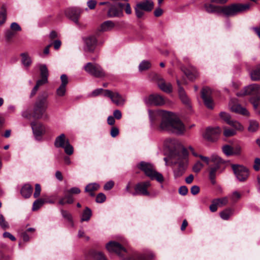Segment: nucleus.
<instances>
[{
    "mask_svg": "<svg viewBox=\"0 0 260 260\" xmlns=\"http://www.w3.org/2000/svg\"><path fill=\"white\" fill-rule=\"evenodd\" d=\"M154 114L155 116L161 117V122L158 127L159 131L176 134H182L185 131L184 125L174 113L165 110H159Z\"/></svg>",
    "mask_w": 260,
    "mask_h": 260,
    "instance_id": "f257e3e1",
    "label": "nucleus"
},
{
    "mask_svg": "<svg viewBox=\"0 0 260 260\" xmlns=\"http://www.w3.org/2000/svg\"><path fill=\"white\" fill-rule=\"evenodd\" d=\"M187 157V150L183 147L180 152L173 157L174 160H172V163L177 165L173 170L175 178L181 177L185 173L188 166Z\"/></svg>",
    "mask_w": 260,
    "mask_h": 260,
    "instance_id": "f03ea898",
    "label": "nucleus"
},
{
    "mask_svg": "<svg viewBox=\"0 0 260 260\" xmlns=\"http://www.w3.org/2000/svg\"><path fill=\"white\" fill-rule=\"evenodd\" d=\"M48 96L47 93H44L38 98L34 107V118L40 119L44 116L48 107Z\"/></svg>",
    "mask_w": 260,
    "mask_h": 260,
    "instance_id": "7ed1b4c3",
    "label": "nucleus"
},
{
    "mask_svg": "<svg viewBox=\"0 0 260 260\" xmlns=\"http://www.w3.org/2000/svg\"><path fill=\"white\" fill-rule=\"evenodd\" d=\"M250 7L248 3L233 4L228 6H220L219 15L223 14L226 16H234L238 13L248 11Z\"/></svg>",
    "mask_w": 260,
    "mask_h": 260,
    "instance_id": "20e7f679",
    "label": "nucleus"
},
{
    "mask_svg": "<svg viewBox=\"0 0 260 260\" xmlns=\"http://www.w3.org/2000/svg\"><path fill=\"white\" fill-rule=\"evenodd\" d=\"M137 167L151 179H156L160 183L164 181V179L162 175L155 170L152 164L142 161L138 164Z\"/></svg>",
    "mask_w": 260,
    "mask_h": 260,
    "instance_id": "39448f33",
    "label": "nucleus"
},
{
    "mask_svg": "<svg viewBox=\"0 0 260 260\" xmlns=\"http://www.w3.org/2000/svg\"><path fill=\"white\" fill-rule=\"evenodd\" d=\"M231 167L236 178L239 181L244 182L247 180L250 172L246 167L241 165L233 164Z\"/></svg>",
    "mask_w": 260,
    "mask_h": 260,
    "instance_id": "423d86ee",
    "label": "nucleus"
},
{
    "mask_svg": "<svg viewBox=\"0 0 260 260\" xmlns=\"http://www.w3.org/2000/svg\"><path fill=\"white\" fill-rule=\"evenodd\" d=\"M84 70L89 75L96 78L105 76V73L102 68L98 63L87 62L83 67Z\"/></svg>",
    "mask_w": 260,
    "mask_h": 260,
    "instance_id": "0eeeda50",
    "label": "nucleus"
},
{
    "mask_svg": "<svg viewBox=\"0 0 260 260\" xmlns=\"http://www.w3.org/2000/svg\"><path fill=\"white\" fill-rule=\"evenodd\" d=\"M106 247L109 252H115L119 256L122 257L127 254L126 249L116 241H110L106 244Z\"/></svg>",
    "mask_w": 260,
    "mask_h": 260,
    "instance_id": "6e6552de",
    "label": "nucleus"
},
{
    "mask_svg": "<svg viewBox=\"0 0 260 260\" xmlns=\"http://www.w3.org/2000/svg\"><path fill=\"white\" fill-rule=\"evenodd\" d=\"M104 96L109 98L117 106H122L124 105L125 98L117 92H112L109 90L104 91Z\"/></svg>",
    "mask_w": 260,
    "mask_h": 260,
    "instance_id": "1a4fd4ad",
    "label": "nucleus"
},
{
    "mask_svg": "<svg viewBox=\"0 0 260 260\" xmlns=\"http://www.w3.org/2000/svg\"><path fill=\"white\" fill-rule=\"evenodd\" d=\"M151 185L149 181L141 182L137 183L135 187V191L132 193L133 196L137 195L150 196L148 188Z\"/></svg>",
    "mask_w": 260,
    "mask_h": 260,
    "instance_id": "9d476101",
    "label": "nucleus"
},
{
    "mask_svg": "<svg viewBox=\"0 0 260 260\" xmlns=\"http://www.w3.org/2000/svg\"><path fill=\"white\" fill-rule=\"evenodd\" d=\"M211 161L216 164V165L211 167L209 172V179L211 183L214 184L216 182L215 178L216 176L217 171L219 169V164L222 162V159L217 155H212L211 157Z\"/></svg>",
    "mask_w": 260,
    "mask_h": 260,
    "instance_id": "9b49d317",
    "label": "nucleus"
},
{
    "mask_svg": "<svg viewBox=\"0 0 260 260\" xmlns=\"http://www.w3.org/2000/svg\"><path fill=\"white\" fill-rule=\"evenodd\" d=\"M147 105L162 106L165 104V99L159 94H152L144 99Z\"/></svg>",
    "mask_w": 260,
    "mask_h": 260,
    "instance_id": "f8f14e48",
    "label": "nucleus"
},
{
    "mask_svg": "<svg viewBox=\"0 0 260 260\" xmlns=\"http://www.w3.org/2000/svg\"><path fill=\"white\" fill-rule=\"evenodd\" d=\"M229 106L230 110L233 112L245 116H248L249 115V113L247 110L238 103L236 99L231 100L229 102Z\"/></svg>",
    "mask_w": 260,
    "mask_h": 260,
    "instance_id": "ddd939ff",
    "label": "nucleus"
},
{
    "mask_svg": "<svg viewBox=\"0 0 260 260\" xmlns=\"http://www.w3.org/2000/svg\"><path fill=\"white\" fill-rule=\"evenodd\" d=\"M84 50L88 52H93L98 43V40L95 36H89L84 39Z\"/></svg>",
    "mask_w": 260,
    "mask_h": 260,
    "instance_id": "4468645a",
    "label": "nucleus"
},
{
    "mask_svg": "<svg viewBox=\"0 0 260 260\" xmlns=\"http://www.w3.org/2000/svg\"><path fill=\"white\" fill-rule=\"evenodd\" d=\"M260 90V85L258 84H252L245 86L242 91L237 93V96L252 95L254 96Z\"/></svg>",
    "mask_w": 260,
    "mask_h": 260,
    "instance_id": "2eb2a0df",
    "label": "nucleus"
},
{
    "mask_svg": "<svg viewBox=\"0 0 260 260\" xmlns=\"http://www.w3.org/2000/svg\"><path fill=\"white\" fill-rule=\"evenodd\" d=\"M221 133V129L219 126L209 127L203 134V137L208 141H214Z\"/></svg>",
    "mask_w": 260,
    "mask_h": 260,
    "instance_id": "dca6fc26",
    "label": "nucleus"
},
{
    "mask_svg": "<svg viewBox=\"0 0 260 260\" xmlns=\"http://www.w3.org/2000/svg\"><path fill=\"white\" fill-rule=\"evenodd\" d=\"M83 10L78 7L70 8L66 10L65 13L67 17L72 20L76 24L79 25L78 19Z\"/></svg>",
    "mask_w": 260,
    "mask_h": 260,
    "instance_id": "f3484780",
    "label": "nucleus"
},
{
    "mask_svg": "<svg viewBox=\"0 0 260 260\" xmlns=\"http://www.w3.org/2000/svg\"><path fill=\"white\" fill-rule=\"evenodd\" d=\"M60 80L61 83L60 86L56 89V95L59 97H62L65 95L67 89L66 87L68 84V78L65 74H62L60 76Z\"/></svg>",
    "mask_w": 260,
    "mask_h": 260,
    "instance_id": "a211bd4d",
    "label": "nucleus"
},
{
    "mask_svg": "<svg viewBox=\"0 0 260 260\" xmlns=\"http://www.w3.org/2000/svg\"><path fill=\"white\" fill-rule=\"evenodd\" d=\"M31 128L36 138L39 139L45 133V127L41 123L35 122L31 123Z\"/></svg>",
    "mask_w": 260,
    "mask_h": 260,
    "instance_id": "6ab92c4d",
    "label": "nucleus"
},
{
    "mask_svg": "<svg viewBox=\"0 0 260 260\" xmlns=\"http://www.w3.org/2000/svg\"><path fill=\"white\" fill-rule=\"evenodd\" d=\"M137 5L146 12L151 11L154 7V3L152 0H143L138 3Z\"/></svg>",
    "mask_w": 260,
    "mask_h": 260,
    "instance_id": "aec40b11",
    "label": "nucleus"
},
{
    "mask_svg": "<svg viewBox=\"0 0 260 260\" xmlns=\"http://www.w3.org/2000/svg\"><path fill=\"white\" fill-rule=\"evenodd\" d=\"M177 82L178 86L179 95L181 101L184 104L190 106L189 99L187 97L184 89L181 86L180 81L178 80H177Z\"/></svg>",
    "mask_w": 260,
    "mask_h": 260,
    "instance_id": "412c9836",
    "label": "nucleus"
},
{
    "mask_svg": "<svg viewBox=\"0 0 260 260\" xmlns=\"http://www.w3.org/2000/svg\"><path fill=\"white\" fill-rule=\"evenodd\" d=\"M107 15L109 17H121L123 16L121 9H119L116 6H112L108 10Z\"/></svg>",
    "mask_w": 260,
    "mask_h": 260,
    "instance_id": "4be33fe9",
    "label": "nucleus"
},
{
    "mask_svg": "<svg viewBox=\"0 0 260 260\" xmlns=\"http://www.w3.org/2000/svg\"><path fill=\"white\" fill-rule=\"evenodd\" d=\"M159 88L166 93H170L172 91V86L170 83H166L164 79H159L157 81Z\"/></svg>",
    "mask_w": 260,
    "mask_h": 260,
    "instance_id": "5701e85b",
    "label": "nucleus"
},
{
    "mask_svg": "<svg viewBox=\"0 0 260 260\" xmlns=\"http://www.w3.org/2000/svg\"><path fill=\"white\" fill-rule=\"evenodd\" d=\"M66 141H69V140L66 139L64 134H61L56 138L54 146L57 148H62L66 145Z\"/></svg>",
    "mask_w": 260,
    "mask_h": 260,
    "instance_id": "b1692460",
    "label": "nucleus"
},
{
    "mask_svg": "<svg viewBox=\"0 0 260 260\" xmlns=\"http://www.w3.org/2000/svg\"><path fill=\"white\" fill-rule=\"evenodd\" d=\"M204 8L208 13L219 15L220 6H214L211 4H205L204 5Z\"/></svg>",
    "mask_w": 260,
    "mask_h": 260,
    "instance_id": "393cba45",
    "label": "nucleus"
},
{
    "mask_svg": "<svg viewBox=\"0 0 260 260\" xmlns=\"http://www.w3.org/2000/svg\"><path fill=\"white\" fill-rule=\"evenodd\" d=\"M100 185L97 183H89L85 188V191L88 192L90 196H94V191L98 190L100 188Z\"/></svg>",
    "mask_w": 260,
    "mask_h": 260,
    "instance_id": "a878e982",
    "label": "nucleus"
},
{
    "mask_svg": "<svg viewBox=\"0 0 260 260\" xmlns=\"http://www.w3.org/2000/svg\"><path fill=\"white\" fill-rule=\"evenodd\" d=\"M115 26V24L111 20H107L101 24L100 30L102 31H108L112 30Z\"/></svg>",
    "mask_w": 260,
    "mask_h": 260,
    "instance_id": "bb28decb",
    "label": "nucleus"
},
{
    "mask_svg": "<svg viewBox=\"0 0 260 260\" xmlns=\"http://www.w3.org/2000/svg\"><path fill=\"white\" fill-rule=\"evenodd\" d=\"M249 102L253 105L255 110H257L258 105L260 104V90L258 91L254 96H252L249 99Z\"/></svg>",
    "mask_w": 260,
    "mask_h": 260,
    "instance_id": "cd10ccee",
    "label": "nucleus"
},
{
    "mask_svg": "<svg viewBox=\"0 0 260 260\" xmlns=\"http://www.w3.org/2000/svg\"><path fill=\"white\" fill-rule=\"evenodd\" d=\"M32 188L29 184H25L21 188V193L25 198H28L32 194Z\"/></svg>",
    "mask_w": 260,
    "mask_h": 260,
    "instance_id": "c85d7f7f",
    "label": "nucleus"
},
{
    "mask_svg": "<svg viewBox=\"0 0 260 260\" xmlns=\"http://www.w3.org/2000/svg\"><path fill=\"white\" fill-rule=\"evenodd\" d=\"M250 77L253 81L260 80V64L257 66L250 73Z\"/></svg>",
    "mask_w": 260,
    "mask_h": 260,
    "instance_id": "c756f323",
    "label": "nucleus"
},
{
    "mask_svg": "<svg viewBox=\"0 0 260 260\" xmlns=\"http://www.w3.org/2000/svg\"><path fill=\"white\" fill-rule=\"evenodd\" d=\"M21 62L22 64L26 68H28L32 63L31 57L26 53H22L21 54Z\"/></svg>",
    "mask_w": 260,
    "mask_h": 260,
    "instance_id": "7c9ffc66",
    "label": "nucleus"
},
{
    "mask_svg": "<svg viewBox=\"0 0 260 260\" xmlns=\"http://www.w3.org/2000/svg\"><path fill=\"white\" fill-rule=\"evenodd\" d=\"M92 215V212L90 208L86 207L83 210L81 217V221H88L90 220Z\"/></svg>",
    "mask_w": 260,
    "mask_h": 260,
    "instance_id": "2f4dec72",
    "label": "nucleus"
},
{
    "mask_svg": "<svg viewBox=\"0 0 260 260\" xmlns=\"http://www.w3.org/2000/svg\"><path fill=\"white\" fill-rule=\"evenodd\" d=\"M60 211L62 217L70 222L72 227H74V224L72 214L68 211L62 209H61Z\"/></svg>",
    "mask_w": 260,
    "mask_h": 260,
    "instance_id": "473e14b6",
    "label": "nucleus"
},
{
    "mask_svg": "<svg viewBox=\"0 0 260 260\" xmlns=\"http://www.w3.org/2000/svg\"><path fill=\"white\" fill-rule=\"evenodd\" d=\"M178 142L175 139H167L165 141L164 145L170 150H173L176 148Z\"/></svg>",
    "mask_w": 260,
    "mask_h": 260,
    "instance_id": "72a5a7b5",
    "label": "nucleus"
},
{
    "mask_svg": "<svg viewBox=\"0 0 260 260\" xmlns=\"http://www.w3.org/2000/svg\"><path fill=\"white\" fill-rule=\"evenodd\" d=\"M7 18V7L5 5H3L1 8V12L0 13V24L2 25L6 20Z\"/></svg>",
    "mask_w": 260,
    "mask_h": 260,
    "instance_id": "f704fd0d",
    "label": "nucleus"
},
{
    "mask_svg": "<svg viewBox=\"0 0 260 260\" xmlns=\"http://www.w3.org/2000/svg\"><path fill=\"white\" fill-rule=\"evenodd\" d=\"M259 127L258 122L255 120H250L249 121V125L248 126V131L250 132H256Z\"/></svg>",
    "mask_w": 260,
    "mask_h": 260,
    "instance_id": "c9c22d12",
    "label": "nucleus"
},
{
    "mask_svg": "<svg viewBox=\"0 0 260 260\" xmlns=\"http://www.w3.org/2000/svg\"><path fill=\"white\" fill-rule=\"evenodd\" d=\"M232 214V210L231 209H226L219 213V215L223 220H228Z\"/></svg>",
    "mask_w": 260,
    "mask_h": 260,
    "instance_id": "e433bc0d",
    "label": "nucleus"
},
{
    "mask_svg": "<svg viewBox=\"0 0 260 260\" xmlns=\"http://www.w3.org/2000/svg\"><path fill=\"white\" fill-rule=\"evenodd\" d=\"M212 91L211 89L208 87H204L201 92V96L202 99H206L211 98Z\"/></svg>",
    "mask_w": 260,
    "mask_h": 260,
    "instance_id": "4c0bfd02",
    "label": "nucleus"
},
{
    "mask_svg": "<svg viewBox=\"0 0 260 260\" xmlns=\"http://www.w3.org/2000/svg\"><path fill=\"white\" fill-rule=\"evenodd\" d=\"M62 148L64 149V152L69 155H72L74 152V148L69 141H66V145Z\"/></svg>",
    "mask_w": 260,
    "mask_h": 260,
    "instance_id": "58836bf2",
    "label": "nucleus"
},
{
    "mask_svg": "<svg viewBox=\"0 0 260 260\" xmlns=\"http://www.w3.org/2000/svg\"><path fill=\"white\" fill-rule=\"evenodd\" d=\"M39 68H40L41 78H44L48 79V71L46 66L45 64H40Z\"/></svg>",
    "mask_w": 260,
    "mask_h": 260,
    "instance_id": "ea45409f",
    "label": "nucleus"
},
{
    "mask_svg": "<svg viewBox=\"0 0 260 260\" xmlns=\"http://www.w3.org/2000/svg\"><path fill=\"white\" fill-rule=\"evenodd\" d=\"M185 74H186L187 78L191 80L194 79L197 76L196 70L193 67H191V72L186 71L185 72Z\"/></svg>",
    "mask_w": 260,
    "mask_h": 260,
    "instance_id": "a19ab883",
    "label": "nucleus"
},
{
    "mask_svg": "<svg viewBox=\"0 0 260 260\" xmlns=\"http://www.w3.org/2000/svg\"><path fill=\"white\" fill-rule=\"evenodd\" d=\"M151 67V63L149 61L143 60L142 61L139 66V69L140 71H145Z\"/></svg>",
    "mask_w": 260,
    "mask_h": 260,
    "instance_id": "79ce46f5",
    "label": "nucleus"
},
{
    "mask_svg": "<svg viewBox=\"0 0 260 260\" xmlns=\"http://www.w3.org/2000/svg\"><path fill=\"white\" fill-rule=\"evenodd\" d=\"M218 207H222L226 205L228 203V199L227 197H223L221 198H217L214 199Z\"/></svg>",
    "mask_w": 260,
    "mask_h": 260,
    "instance_id": "37998d69",
    "label": "nucleus"
},
{
    "mask_svg": "<svg viewBox=\"0 0 260 260\" xmlns=\"http://www.w3.org/2000/svg\"><path fill=\"white\" fill-rule=\"evenodd\" d=\"M222 151L226 156L233 155V148L229 145L222 147Z\"/></svg>",
    "mask_w": 260,
    "mask_h": 260,
    "instance_id": "c03bdc74",
    "label": "nucleus"
},
{
    "mask_svg": "<svg viewBox=\"0 0 260 260\" xmlns=\"http://www.w3.org/2000/svg\"><path fill=\"white\" fill-rule=\"evenodd\" d=\"M45 203V200L39 199L36 200L33 204L32 210H37Z\"/></svg>",
    "mask_w": 260,
    "mask_h": 260,
    "instance_id": "a18cd8bd",
    "label": "nucleus"
},
{
    "mask_svg": "<svg viewBox=\"0 0 260 260\" xmlns=\"http://www.w3.org/2000/svg\"><path fill=\"white\" fill-rule=\"evenodd\" d=\"M236 134V130L232 128H228L224 127L223 135L225 137H230L235 135Z\"/></svg>",
    "mask_w": 260,
    "mask_h": 260,
    "instance_id": "49530a36",
    "label": "nucleus"
},
{
    "mask_svg": "<svg viewBox=\"0 0 260 260\" xmlns=\"http://www.w3.org/2000/svg\"><path fill=\"white\" fill-rule=\"evenodd\" d=\"M66 192V189L63 191V198L66 200L67 204H72L74 201L72 194L71 193Z\"/></svg>",
    "mask_w": 260,
    "mask_h": 260,
    "instance_id": "de8ad7c7",
    "label": "nucleus"
},
{
    "mask_svg": "<svg viewBox=\"0 0 260 260\" xmlns=\"http://www.w3.org/2000/svg\"><path fill=\"white\" fill-rule=\"evenodd\" d=\"M220 118L224 120L226 123L229 124L231 121L230 115L225 112H221L219 114Z\"/></svg>",
    "mask_w": 260,
    "mask_h": 260,
    "instance_id": "09e8293b",
    "label": "nucleus"
},
{
    "mask_svg": "<svg viewBox=\"0 0 260 260\" xmlns=\"http://www.w3.org/2000/svg\"><path fill=\"white\" fill-rule=\"evenodd\" d=\"M0 226L4 230L7 229L9 227L8 222L6 221L2 214H0Z\"/></svg>",
    "mask_w": 260,
    "mask_h": 260,
    "instance_id": "8fccbe9b",
    "label": "nucleus"
},
{
    "mask_svg": "<svg viewBox=\"0 0 260 260\" xmlns=\"http://www.w3.org/2000/svg\"><path fill=\"white\" fill-rule=\"evenodd\" d=\"M229 124L233 126L234 128V129L236 131L243 129L242 125L237 121L231 120Z\"/></svg>",
    "mask_w": 260,
    "mask_h": 260,
    "instance_id": "3c124183",
    "label": "nucleus"
},
{
    "mask_svg": "<svg viewBox=\"0 0 260 260\" xmlns=\"http://www.w3.org/2000/svg\"><path fill=\"white\" fill-rule=\"evenodd\" d=\"M206 106L209 109L213 108V102L211 98L203 99Z\"/></svg>",
    "mask_w": 260,
    "mask_h": 260,
    "instance_id": "603ef678",
    "label": "nucleus"
},
{
    "mask_svg": "<svg viewBox=\"0 0 260 260\" xmlns=\"http://www.w3.org/2000/svg\"><path fill=\"white\" fill-rule=\"evenodd\" d=\"M135 11L137 17L139 18H141L144 14V11L141 9L137 4L135 7Z\"/></svg>",
    "mask_w": 260,
    "mask_h": 260,
    "instance_id": "864d4df0",
    "label": "nucleus"
},
{
    "mask_svg": "<svg viewBox=\"0 0 260 260\" xmlns=\"http://www.w3.org/2000/svg\"><path fill=\"white\" fill-rule=\"evenodd\" d=\"M21 115L23 118L27 119H30V118L32 116L31 113V110L29 109H26L25 110H23L21 112Z\"/></svg>",
    "mask_w": 260,
    "mask_h": 260,
    "instance_id": "5fc2aeb1",
    "label": "nucleus"
},
{
    "mask_svg": "<svg viewBox=\"0 0 260 260\" xmlns=\"http://www.w3.org/2000/svg\"><path fill=\"white\" fill-rule=\"evenodd\" d=\"M106 199V196L103 193H99L96 197V202L98 203H102Z\"/></svg>",
    "mask_w": 260,
    "mask_h": 260,
    "instance_id": "6e6d98bb",
    "label": "nucleus"
},
{
    "mask_svg": "<svg viewBox=\"0 0 260 260\" xmlns=\"http://www.w3.org/2000/svg\"><path fill=\"white\" fill-rule=\"evenodd\" d=\"M66 192L71 193L72 194H79L81 192V190L77 187H73L69 189H66Z\"/></svg>",
    "mask_w": 260,
    "mask_h": 260,
    "instance_id": "4d7b16f0",
    "label": "nucleus"
},
{
    "mask_svg": "<svg viewBox=\"0 0 260 260\" xmlns=\"http://www.w3.org/2000/svg\"><path fill=\"white\" fill-rule=\"evenodd\" d=\"M93 257L95 260H107L104 254L101 252H95L94 254Z\"/></svg>",
    "mask_w": 260,
    "mask_h": 260,
    "instance_id": "13d9d810",
    "label": "nucleus"
},
{
    "mask_svg": "<svg viewBox=\"0 0 260 260\" xmlns=\"http://www.w3.org/2000/svg\"><path fill=\"white\" fill-rule=\"evenodd\" d=\"M203 167V164L200 161H197L193 167V171L194 172H199Z\"/></svg>",
    "mask_w": 260,
    "mask_h": 260,
    "instance_id": "bf43d9fd",
    "label": "nucleus"
},
{
    "mask_svg": "<svg viewBox=\"0 0 260 260\" xmlns=\"http://www.w3.org/2000/svg\"><path fill=\"white\" fill-rule=\"evenodd\" d=\"M114 182L113 181H112V180L109 181L107 182H106L105 183V184L104 185V189L105 190H109L111 188H113V187L114 186Z\"/></svg>",
    "mask_w": 260,
    "mask_h": 260,
    "instance_id": "052dcab7",
    "label": "nucleus"
},
{
    "mask_svg": "<svg viewBox=\"0 0 260 260\" xmlns=\"http://www.w3.org/2000/svg\"><path fill=\"white\" fill-rule=\"evenodd\" d=\"M41 187L40 184H36L35 185V191L34 193V197L35 198H38L41 193Z\"/></svg>",
    "mask_w": 260,
    "mask_h": 260,
    "instance_id": "680f3d73",
    "label": "nucleus"
},
{
    "mask_svg": "<svg viewBox=\"0 0 260 260\" xmlns=\"http://www.w3.org/2000/svg\"><path fill=\"white\" fill-rule=\"evenodd\" d=\"M105 90H104L102 88L96 89L92 92L91 95L92 96H96L101 93H103L104 95V91Z\"/></svg>",
    "mask_w": 260,
    "mask_h": 260,
    "instance_id": "e2e57ef3",
    "label": "nucleus"
},
{
    "mask_svg": "<svg viewBox=\"0 0 260 260\" xmlns=\"http://www.w3.org/2000/svg\"><path fill=\"white\" fill-rule=\"evenodd\" d=\"M253 169L255 171H258L260 169V158H256L254 159Z\"/></svg>",
    "mask_w": 260,
    "mask_h": 260,
    "instance_id": "0e129e2a",
    "label": "nucleus"
},
{
    "mask_svg": "<svg viewBox=\"0 0 260 260\" xmlns=\"http://www.w3.org/2000/svg\"><path fill=\"white\" fill-rule=\"evenodd\" d=\"M10 28L11 29L14 31H20L21 30V27L16 22L12 23L10 25Z\"/></svg>",
    "mask_w": 260,
    "mask_h": 260,
    "instance_id": "69168bd1",
    "label": "nucleus"
},
{
    "mask_svg": "<svg viewBox=\"0 0 260 260\" xmlns=\"http://www.w3.org/2000/svg\"><path fill=\"white\" fill-rule=\"evenodd\" d=\"M179 193L182 196H185L188 192V189L185 186H181L179 189Z\"/></svg>",
    "mask_w": 260,
    "mask_h": 260,
    "instance_id": "338daca9",
    "label": "nucleus"
},
{
    "mask_svg": "<svg viewBox=\"0 0 260 260\" xmlns=\"http://www.w3.org/2000/svg\"><path fill=\"white\" fill-rule=\"evenodd\" d=\"M240 198H241L240 193L237 191H235L232 193V196L231 197V199L232 200H233L234 201L236 202L238 199H239Z\"/></svg>",
    "mask_w": 260,
    "mask_h": 260,
    "instance_id": "774afa93",
    "label": "nucleus"
}]
</instances>
